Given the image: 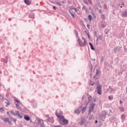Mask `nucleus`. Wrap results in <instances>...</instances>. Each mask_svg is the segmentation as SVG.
<instances>
[{
    "instance_id": "1",
    "label": "nucleus",
    "mask_w": 127,
    "mask_h": 127,
    "mask_svg": "<svg viewBox=\"0 0 127 127\" xmlns=\"http://www.w3.org/2000/svg\"><path fill=\"white\" fill-rule=\"evenodd\" d=\"M56 116L57 118H59V123L60 125L62 126H67L69 124V121L65 119V117L64 116H61L60 115H57V112H56Z\"/></svg>"
},
{
    "instance_id": "2",
    "label": "nucleus",
    "mask_w": 127,
    "mask_h": 127,
    "mask_svg": "<svg viewBox=\"0 0 127 127\" xmlns=\"http://www.w3.org/2000/svg\"><path fill=\"white\" fill-rule=\"evenodd\" d=\"M73 10H74V13L77 12V11H78L77 10V8L71 7V8H70V9L68 11H69V13H70V14H71V16L73 17V18H75V15H74V13H73Z\"/></svg>"
},
{
    "instance_id": "3",
    "label": "nucleus",
    "mask_w": 127,
    "mask_h": 127,
    "mask_svg": "<svg viewBox=\"0 0 127 127\" xmlns=\"http://www.w3.org/2000/svg\"><path fill=\"white\" fill-rule=\"evenodd\" d=\"M82 39H83L84 40V42L83 44H82V42H81V40L80 39H78L77 40V41L78 42V44L79 45V46H86V45H87V44L86 43V39H85V38H84V37H82Z\"/></svg>"
},
{
    "instance_id": "4",
    "label": "nucleus",
    "mask_w": 127,
    "mask_h": 127,
    "mask_svg": "<svg viewBox=\"0 0 127 127\" xmlns=\"http://www.w3.org/2000/svg\"><path fill=\"white\" fill-rule=\"evenodd\" d=\"M97 85H98V86H97V94H98V95H102V85L99 84V83H97Z\"/></svg>"
},
{
    "instance_id": "5",
    "label": "nucleus",
    "mask_w": 127,
    "mask_h": 127,
    "mask_svg": "<svg viewBox=\"0 0 127 127\" xmlns=\"http://www.w3.org/2000/svg\"><path fill=\"white\" fill-rule=\"evenodd\" d=\"M95 106H96V104L92 103L89 107L88 115H91V112L94 111V109L95 108Z\"/></svg>"
},
{
    "instance_id": "6",
    "label": "nucleus",
    "mask_w": 127,
    "mask_h": 127,
    "mask_svg": "<svg viewBox=\"0 0 127 127\" xmlns=\"http://www.w3.org/2000/svg\"><path fill=\"white\" fill-rule=\"evenodd\" d=\"M2 120L3 121L4 123H7V124L10 126L12 125V123H11V121H9V119L8 118H2Z\"/></svg>"
},
{
    "instance_id": "7",
    "label": "nucleus",
    "mask_w": 127,
    "mask_h": 127,
    "mask_svg": "<svg viewBox=\"0 0 127 127\" xmlns=\"http://www.w3.org/2000/svg\"><path fill=\"white\" fill-rule=\"evenodd\" d=\"M123 48V47H117L114 49V51L115 53H117V52H119V51H121L122 50V49Z\"/></svg>"
},
{
    "instance_id": "8",
    "label": "nucleus",
    "mask_w": 127,
    "mask_h": 127,
    "mask_svg": "<svg viewBox=\"0 0 127 127\" xmlns=\"http://www.w3.org/2000/svg\"><path fill=\"white\" fill-rule=\"evenodd\" d=\"M107 115H108V112L106 111H103L101 114V118H102V119H106V116H107Z\"/></svg>"
},
{
    "instance_id": "9",
    "label": "nucleus",
    "mask_w": 127,
    "mask_h": 127,
    "mask_svg": "<svg viewBox=\"0 0 127 127\" xmlns=\"http://www.w3.org/2000/svg\"><path fill=\"white\" fill-rule=\"evenodd\" d=\"M81 111H82V108H81V107H79L77 109L75 110V114H77V115H79V114L81 113Z\"/></svg>"
},
{
    "instance_id": "10",
    "label": "nucleus",
    "mask_w": 127,
    "mask_h": 127,
    "mask_svg": "<svg viewBox=\"0 0 127 127\" xmlns=\"http://www.w3.org/2000/svg\"><path fill=\"white\" fill-rule=\"evenodd\" d=\"M88 107V103L86 104V105L84 107L81 109L82 111V114H84V112H86V110H87V107Z\"/></svg>"
},
{
    "instance_id": "11",
    "label": "nucleus",
    "mask_w": 127,
    "mask_h": 127,
    "mask_svg": "<svg viewBox=\"0 0 127 127\" xmlns=\"http://www.w3.org/2000/svg\"><path fill=\"white\" fill-rule=\"evenodd\" d=\"M123 17H127V10H126L122 13Z\"/></svg>"
},
{
    "instance_id": "12",
    "label": "nucleus",
    "mask_w": 127,
    "mask_h": 127,
    "mask_svg": "<svg viewBox=\"0 0 127 127\" xmlns=\"http://www.w3.org/2000/svg\"><path fill=\"white\" fill-rule=\"evenodd\" d=\"M24 1L27 5H30L31 4V2L29 0H24Z\"/></svg>"
},
{
    "instance_id": "13",
    "label": "nucleus",
    "mask_w": 127,
    "mask_h": 127,
    "mask_svg": "<svg viewBox=\"0 0 127 127\" xmlns=\"http://www.w3.org/2000/svg\"><path fill=\"white\" fill-rule=\"evenodd\" d=\"M24 119L26 121H29V120H30V118L29 117V116H28L27 115H24Z\"/></svg>"
},
{
    "instance_id": "14",
    "label": "nucleus",
    "mask_w": 127,
    "mask_h": 127,
    "mask_svg": "<svg viewBox=\"0 0 127 127\" xmlns=\"http://www.w3.org/2000/svg\"><path fill=\"white\" fill-rule=\"evenodd\" d=\"M51 118L50 117H48V116H47L46 117V121H47V122H48L49 123H51V121H50Z\"/></svg>"
},
{
    "instance_id": "15",
    "label": "nucleus",
    "mask_w": 127,
    "mask_h": 127,
    "mask_svg": "<svg viewBox=\"0 0 127 127\" xmlns=\"http://www.w3.org/2000/svg\"><path fill=\"white\" fill-rule=\"evenodd\" d=\"M91 101H92V96L91 95H89V96L88 97V103H87L86 104L90 103Z\"/></svg>"
},
{
    "instance_id": "16",
    "label": "nucleus",
    "mask_w": 127,
    "mask_h": 127,
    "mask_svg": "<svg viewBox=\"0 0 127 127\" xmlns=\"http://www.w3.org/2000/svg\"><path fill=\"white\" fill-rule=\"evenodd\" d=\"M100 74V71L98 69L96 70V74L93 76V78H95L96 77H97V75H99Z\"/></svg>"
},
{
    "instance_id": "17",
    "label": "nucleus",
    "mask_w": 127,
    "mask_h": 127,
    "mask_svg": "<svg viewBox=\"0 0 127 127\" xmlns=\"http://www.w3.org/2000/svg\"><path fill=\"white\" fill-rule=\"evenodd\" d=\"M84 122H85V119H81V122L80 123V126H82V125H84Z\"/></svg>"
},
{
    "instance_id": "18",
    "label": "nucleus",
    "mask_w": 127,
    "mask_h": 127,
    "mask_svg": "<svg viewBox=\"0 0 127 127\" xmlns=\"http://www.w3.org/2000/svg\"><path fill=\"white\" fill-rule=\"evenodd\" d=\"M89 45L91 47V50H95V48H94V47L93 46V44H92V43H89Z\"/></svg>"
},
{
    "instance_id": "19",
    "label": "nucleus",
    "mask_w": 127,
    "mask_h": 127,
    "mask_svg": "<svg viewBox=\"0 0 127 127\" xmlns=\"http://www.w3.org/2000/svg\"><path fill=\"white\" fill-rule=\"evenodd\" d=\"M30 18H34V14H30L29 15Z\"/></svg>"
},
{
    "instance_id": "20",
    "label": "nucleus",
    "mask_w": 127,
    "mask_h": 127,
    "mask_svg": "<svg viewBox=\"0 0 127 127\" xmlns=\"http://www.w3.org/2000/svg\"><path fill=\"white\" fill-rule=\"evenodd\" d=\"M121 119H122V120H125V119H126V115H122L121 116Z\"/></svg>"
},
{
    "instance_id": "21",
    "label": "nucleus",
    "mask_w": 127,
    "mask_h": 127,
    "mask_svg": "<svg viewBox=\"0 0 127 127\" xmlns=\"http://www.w3.org/2000/svg\"><path fill=\"white\" fill-rule=\"evenodd\" d=\"M40 127H44V123H43V121H42V123L40 124Z\"/></svg>"
},
{
    "instance_id": "22",
    "label": "nucleus",
    "mask_w": 127,
    "mask_h": 127,
    "mask_svg": "<svg viewBox=\"0 0 127 127\" xmlns=\"http://www.w3.org/2000/svg\"><path fill=\"white\" fill-rule=\"evenodd\" d=\"M121 112H124V111H125V109H124V107H120L119 108Z\"/></svg>"
},
{
    "instance_id": "23",
    "label": "nucleus",
    "mask_w": 127,
    "mask_h": 127,
    "mask_svg": "<svg viewBox=\"0 0 127 127\" xmlns=\"http://www.w3.org/2000/svg\"><path fill=\"white\" fill-rule=\"evenodd\" d=\"M15 106H16V108H17L18 110H19V109H20V106H19V105H18V104H15Z\"/></svg>"
},
{
    "instance_id": "24",
    "label": "nucleus",
    "mask_w": 127,
    "mask_h": 127,
    "mask_svg": "<svg viewBox=\"0 0 127 127\" xmlns=\"http://www.w3.org/2000/svg\"><path fill=\"white\" fill-rule=\"evenodd\" d=\"M88 19H89L90 21H91V20H92V15H88Z\"/></svg>"
},
{
    "instance_id": "25",
    "label": "nucleus",
    "mask_w": 127,
    "mask_h": 127,
    "mask_svg": "<svg viewBox=\"0 0 127 127\" xmlns=\"http://www.w3.org/2000/svg\"><path fill=\"white\" fill-rule=\"evenodd\" d=\"M15 116H18L19 114V112L16 111H15Z\"/></svg>"
},
{
    "instance_id": "26",
    "label": "nucleus",
    "mask_w": 127,
    "mask_h": 127,
    "mask_svg": "<svg viewBox=\"0 0 127 127\" xmlns=\"http://www.w3.org/2000/svg\"><path fill=\"white\" fill-rule=\"evenodd\" d=\"M0 112H4V109L3 107L0 108Z\"/></svg>"
},
{
    "instance_id": "27",
    "label": "nucleus",
    "mask_w": 127,
    "mask_h": 127,
    "mask_svg": "<svg viewBox=\"0 0 127 127\" xmlns=\"http://www.w3.org/2000/svg\"><path fill=\"white\" fill-rule=\"evenodd\" d=\"M42 123V121H41L40 120H38V124L39 125H41Z\"/></svg>"
},
{
    "instance_id": "28",
    "label": "nucleus",
    "mask_w": 127,
    "mask_h": 127,
    "mask_svg": "<svg viewBox=\"0 0 127 127\" xmlns=\"http://www.w3.org/2000/svg\"><path fill=\"white\" fill-rule=\"evenodd\" d=\"M18 117H19V118H20V119H22V118H23V116L22 115H21L20 114H19L18 115Z\"/></svg>"
},
{
    "instance_id": "29",
    "label": "nucleus",
    "mask_w": 127,
    "mask_h": 127,
    "mask_svg": "<svg viewBox=\"0 0 127 127\" xmlns=\"http://www.w3.org/2000/svg\"><path fill=\"white\" fill-rule=\"evenodd\" d=\"M101 18H102V19H103V20H105V15H102V16H101Z\"/></svg>"
},
{
    "instance_id": "30",
    "label": "nucleus",
    "mask_w": 127,
    "mask_h": 127,
    "mask_svg": "<svg viewBox=\"0 0 127 127\" xmlns=\"http://www.w3.org/2000/svg\"><path fill=\"white\" fill-rule=\"evenodd\" d=\"M86 35H87V37L90 39L91 38V37L90 36V34H89V33H86Z\"/></svg>"
},
{
    "instance_id": "31",
    "label": "nucleus",
    "mask_w": 127,
    "mask_h": 127,
    "mask_svg": "<svg viewBox=\"0 0 127 127\" xmlns=\"http://www.w3.org/2000/svg\"><path fill=\"white\" fill-rule=\"evenodd\" d=\"M101 27H103V28H104V27H106V25L104 24H101Z\"/></svg>"
},
{
    "instance_id": "32",
    "label": "nucleus",
    "mask_w": 127,
    "mask_h": 127,
    "mask_svg": "<svg viewBox=\"0 0 127 127\" xmlns=\"http://www.w3.org/2000/svg\"><path fill=\"white\" fill-rule=\"evenodd\" d=\"M74 32H75L76 36H77L78 37V32L76 30H75Z\"/></svg>"
},
{
    "instance_id": "33",
    "label": "nucleus",
    "mask_w": 127,
    "mask_h": 127,
    "mask_svg": "<svg viewBox=\"0 0 127 127\" xmlns=\"http://www.w3.org/2000/svg\"><path fill=\"white\" fill-rule=\"evenodd\" d=\"M98 39H100V40H102V36L99 35L98 37Z\"/></svg>"
},
{
    "instance_id": "34",
    "label": "nucleus",
    "mask_w": 127,
    "mask_h": 127,
    "mask_svg": "<svg viewBox=\"0 0 127 127\" xmlns=\"http://www.w3.org/2000/svg\"><path fill=\"white\" fill-rule=\"evenodd\" d=\"M83 2H84V3H85V4H88V2H87V0H84L83 1Z\"/></svg>"
},
{
    "instance_id": "35",
    "label": "nucleus",
    "mask_w": 127,
    "mask_h": 127,
    "mask_svg": "<svg viewBox=\"0 0 127 127\" xmlns=\"http://www.w3.org/2000/svg\"><path fill=\"white\" fill-rule=\"evenodd\" d=\"M11 114L13 115V116H15V114L14 113V112H13V111L11 112Z\"/></svg>"
},
{
    "instance_id": "36",
    "label": "nucleus",
    "mask_w": 127,
    "mask_h": 127,
    "mask_svg": "<svg viewBox=\"0 0 127 127\" xmlns=\"http://www.w3.org/2000/svg\"><path fill=\"white\" fill-rule=\"evenodd\" d=\"M62 115H63V112H61L60 113V115H58L57 114V116H60L61 117L62 116Z\"/></svg>"
},
{
    "instance_id": "37",
    "label": "nucleus",
    "mask_w": 127,
    "mask_h": 127,
    "mask_svg": "<svg viewBox=\"0 0 127 127\" xmlns=\"http://www.w3.org/2000/svg\"><path fill=\"white\" fill-rule=\"evenodd\" d=\"M101 62H104V57H101Z\"/></svg>"
},
{
    "instance_id": "38",
    "label": "nucleus",
    "mask_w": 127,
    "mask_h": 127,
    "mask_svg": "<svg viewBox=\"0 0 127 127\" xmlns=\"http://www.w3.org/2000/svg\"><path fill=\"white\" fill-rule=\"evenodd\" d=\"M10 105V103L9 102H7L6 105V107H8V106H9Z\"/></svg>"
},
{
    "instance_id": "39",
    "label": "nucleus",
    "mask_w": 127,
    "mask_h": 127,
    "mask_svg": "<svg viewBox=\"0 0 127 127\" xmlns=\"http://www.w3.org/2000/svg\"><path fill=\"white\" fill-rule=\"evenodd\" d=\"M109 99L110 100V101H112V99H113V96H109Z\"/></svg>"
},
{
    "instance_id": "40",
    "label": "nucleus",
    "mask_w": 127,
    "mask_h": 127,
    "mask_svg": "<svg viewBox=\"0 0 127 127\" xmlns=\"http://www.w3.org/2000/svg\"><path fill=\"white\" fill-rule=\"evenodd\" d=\"M15 101H16V103H17L18 104H20V102H19V101H18V100L15 99Z\"/></svg>"
},
{
    "instance_id": "41",
    "label": "nucleus",
    "mask_w": 127,
    "mask_h": 127,
    "mask_svg": "<svg viewBox=\"0 0 127 127\" xmlns=\"http://www.w3.org/2000/svg\"><path fill=\"white\" fill-rule=\"evenodd\" d=\"M57 4L59 5L60 6H61V4L59 2H57Z\"/></svg>"
},
{
    "instance_id": "42",
    "label": "nucleus",
    "mask_w": 127,
    "mask_h": 127,
    "mask_svg": "<svg viewBox=\"0 0 127 127\" xmlns=\"http://www.w3.org/2000/svg\"><path fill=\"white\" fill-rule=\"evenodd\" d=\"M12 122H14V123H15V122H16V120H15L14 119H12Z\"/></svg>"
},
{
    "instance_id": "43",
    "label": "nucleus",
    "mask_w": 127,
    "mask_h": 127,
    "mask_svg": "<svg viewBox=\"0 0 127 127\" xmlns=\"http://www.w3.org/2000/svg\"><path fill=\"white\" fill-rule=\"evenodd\" d=\"M94 33H95V36H96V37H98V36H97V31H95Z\"/></svg>"
},
{
    "instance_id": "44",
    "label": "nucleus",
    "mask_w": 127,
    "mask_h": 127,
    "mask_svg": "<svg viewBox=\"0 0 127 127\" xmlns=\"http://www.w3.org/2000/svg\"><path fill=\"white\" fill-rule=\"evenodd\" d=\"M54 127H62V126L58 125L57 126H55Z\"/></svg>"
},
{
    "instance_id": "45",
    "label": "nucleus",
    "mask_w": 127,
    "mask_h": 127,
    "mask_svg": "<svg viewBox=\"0 0 127 127\" xmlns=\"http://www.w3.org/2000/svg\"><path fill=\"white\" fill-rule=\"evenodd\" d=\"M98 11L99 13H102V9H99Z\"/></svg>"
},
{
    "instance_id": "46",
    "label": "nucleus",
    "mask_w": 127,
    "mask_h": 127,
    "mask_svg": "<svg viewBox=\"0 0 127 127\" xmlns=\"http://www.w3.org/2000/svg\"><path fill=\"white\" fill-rule=\"evenodd\" d=\"M93 70V66L92 65L90 66V70L92 71Z\"/></svg>"
},
{
    "instance_id": "47",
    "label": "nucleus",
    "mask_w": 127,
    "mask_h": 127,
    "mask_svg": "<svg viewBox=\"0 0 127 127\" xmlns=\"http://www.w3.org/2000/svg\"><path fill=\"white\" fill-rule=\"evenodd\" d=\"M95 85V82H91V86H94Z\"/></svg>"
},
{
    "instance_id": "48",
    "label": "nucleus",
    "mask_w": 127,
    "mask_h": 127,
    "mask_svg": "<svg viewBox=\"0 0 127 127\" xmlns=\"http://www.w3.org/2000/svg\"><path fill=\"white\" fill-rule=\"evenodd\" d=\"M88 1L89 2V3H92V1L91 0H88Z\"/></svg>"
},
{
    "instance_id": "49",
    "label": "nucleus",
    "mask_w": 127,
    "mask_h": 127,
    "mask_svg": "<svg viewBox=\"0 0 127 127\" xmlns=\"http://www.w3.org/2000/svg\"><path fill=\"white\" fill-rule=\"evenodd\" d=\"M53 8H54V9H56V6H54L53 7Z\"/></svg>"
},
{
    "instance_id": "50",
    "label": "nucleus",
    "mask_w": 127,
    "mask_h": 127,
    "mask_svg": "<svg viewBox=\"0 0 127 127\" xmlns=\"http://www.w3.org/2000/svg\"><path fill=\"white\" fill-rule=\"evenodd\" d=\"M96 41H97V42H98V41H99V38H98V37H97Z\"/></svg>"
},
{
    "instance_id": "51",
    "label": "nucleus",
    "mask_w": 127,
    "mask_h": 127,
    "mask_svg": "<svg viewBox=\"0 0 127 127\" xmlns=\"http://www.w3.org/2000/svg\"><path fill=\"white\" fill-rule=\"evenodd\" d=\"M87 26L88 28H89V27H90V24H88L87 25Z\"/></svg>"
},
{
    "instance_id": "52",
    "label": "nucleus",
    "mask_w": 127,
    "mask_h": 127,
    "mask_svg": "<svg viewBox=\"0 0 127 127\" xmlns=\"http://www.w3.org/2000/svg\"><path fill=\"white\" fill-rule=\"evenodd\" d=\"M0 99H3V97H2V96H1V95H0Z\"/></svg>"
},
{
    "instance_id": "53",
    "label": "nucleus",
    "mask_w": 127,
    "mask_h": 127,
    "mask_svg": "<svg viewBox=\"0 0 127 127\" xmlns=\"http://www.w3.org/2000/svg\"><path fill=\"white\" fill-rule=\"evenodd\" d=\"M120 104H123V102H122V100L120 101Z\"/></svg>"
},
{
    "instance_id": "54",
    "label": "nucleus",
    "mask_w": 127,
    "mask_h": 127,
    "mask_svg": "<svg viewBox=\"0 0 127 127\" xmlns=\"http://www.w3.org/2000/svg\"><path fill=\"white\" fill-rule=\"evenodd\" d=\"M94 119V117H93V115L91 116V120H93Z\"/></svg>"
},
{
    "instance_id": "55",
    "label": "nucleus",
    "mask_w": 127,
    "mask_h": 127,
    "mask_svg": "<svg viewBox=\"0 0 127 127\" xmlns=\"http://www.w3.org/2000/svg\"><path fill=\"white\" fill-rule=\"evenodd\" d=\"M97 123H98V121H95V124H97Z\"/></svg>"
},
{
    "instance_id": "56",
    "label": "nucleus",
    "mask_w": 127,
    "mask_h": 127,
    "mask_svg": "<svg viewBox=\"0 0 127 127\" xmlns=\"http://www.w3.org/2000/svg\"><path fill=\"white\" fill-rule=\"evenodd\" d=\"M7 115H9V112H7Z\"/></svg>"
},
{
    "instance_id": "57",
    "label": "nucleus",
    "mask_w": 127,
    "mask_h": 127,
    "mask_svg": "<svg viewBox=\"0 0 127 127\" xmlns=\"http://www.w3.org/2000/svg\"><path fill=\"white\" fill-rule=\"evenodd\" d=\"M5 63H7V61H5Z\"/></svg>"
},
{
    "instance_id": "58",
    "label": "nucleus",
    "mask_w": 127,
    "mask_h": 127,
    "mask_svg": "<svg viewBox=\"0 0 127 127\" xmlns=\"http://www.w3.org/2000/svg\"><path fill=\"white\" fill-rule=\"evenodd\" d=\"M112 91H114V89H112L111 90V92H112Z\"/></svg>"
},
{
    "instance_id": "59",
    "label": "nucleus",
    "mask_w": 127,
    "mask_h": 127,
    "mask_svg": "<svg viewBox=\"0 0 127 127\" xmlns=\"http://www.w3.org/2000/svg\"><path fill=\"white\" fill-rule=\"evenodd\" d=\"M85 33H86V34H87V33H88L87 31H85Z\"/></svg>"
},
{
    "instance_id": "60",
    "label": "nucleus",
    "mask_w": 127,
    "mask_h": 127,
    "mask_svg": "<svg viewBox=\"0 0 127 127\" xmlns=\"http://www.w3.org/2000/svg\"><path fill=\"white\" fill-rule=\"evenodd\" d=\"M92 60H93V61H95L96 60L93 59Z\"/></svg>"
},
{
    "instance_id": "61",
    "label": "nucleus",
    "mask_w": 127,
    "mask_h": 127,
    "mask_svg": "<svg viewBox=\"0 0 127 127\" xmlns=\"http://www.w3.org/2000/svg\"><path fill=\"white\" fill-rule=\"evenodd\" d=\"M94 102H96V99H94Z\"/></svg>"
},
{
    "instance_id": "62",
    "label": "nucleus",
    "mask_w": 127,
    "mask_h": 127,
    "mask_svg": "<svg viewBox=\"0 0 127 127\" xmlns=\"http://www.w3.org/2000/svg\"><path fill=\"white\" fill-rule=\"evenodd\" d=\"M105 33H106V34H108V32H107Z\"/></svg>"
},
{
    "instance_id": "63",
    "label": "nucleus",
    "mask_w": 127,
    "mask_h": 127,
    "mask_svg": "<svg viewBox=\"0 0 127 127\" xmlns=\"http://www.w3.org/2000/svg\"><path fill=\"white\" fill-rule=\"evenodd\" d=\"M6 59H7V57H6Z\"/></svg>"
},
{
    "instance_id": "64",
    "label": "nucleus",
    "mask_w": 127,
    "mask_h": 127,
    "mask_svg": "<svg viewBox=\"0 0 127 127\" xmlns=\"http://www.w3.org/2000/svg\"><path fill=\"white\" fill-rule=\"evenodd\" d=\"M120 7H121V8L123 7V6H121Z\"/></svg>"
}]
</instances>
